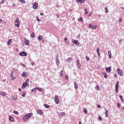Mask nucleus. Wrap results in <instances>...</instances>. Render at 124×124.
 <instances>
[{
	"label": "nucleus",
	"mask_w": 124,
	"mask_h": 124,
	"mask_svg": "<svg viewBox=\"0 0 124 124\" xmlns=\"http://www.w3.org/2000/svg\"><path fill=\"white\" fill-rule=\"evenodd\" d=\"M22 97H25L26 96V92L24 91L23 92V94L22 95Z\"/></svg>",
	"instance_id": "nucleus-30"
},
{
	"label": "nucleus",
	"mask_w": 124,
	"mask_h": 124,
	"mask_svg": "<svg viewBox=\"0 0 124 124\" xmlns=\"http://www.w3.org/2000/svg\"><path fill=\"white\" fill-rule=\"evenodd\" d=\"M96 26H93L92 27V29H93V30H95V29H96Z\"/></svg>",
	"instance_id": "nucleus-39"
},
{
	"label": "nucleus",
	"mask_w": 124,
	"mask_h": 124,
	"mask_svg": "<svg viewBox=\"0 0 124 124\" xmlns=\"http://www.w3.org/2000/svg\"><path fill=\"white\" fill-rule=\"evenodd\" d=\"M11 41H12V39H9L7 42V45H10V43H11Z\"/></svg>",
	"instance_id": "nucleus-29"
},
{
	"label": "nucleus",
	"mask_w": 124,
	"mask_h": 124,
	"mask_svg": "<svg viewBox=\"0 0 124 124\" xmlns=\"http://www.w3.org/2000/svg\"><path fill=\"white\" fill-rule=\"evenodd\" d=\"M92 27H93V26L92 25V24H90L89 25V28H92Z\"/></svg>",
	"instance_id": "nucleus-54"
},
{
	"label": "nucleus",
	"mask_w": 124,
	"mask_h": 124,
	"mask_svg": "<svg viewBox=\"0 0 124 124\" xmlns=\"http://www.w3.org/2000/svg\"><path fill=\"white\" fill-rule=\"evenodd\" d=\"M37 112L38 114H39V115H43V111H42L41 110H38L37 111Z\"/></svg>",
	"instance_id": "nucleus-12"
},
{
	"label": "nucleus",
	"mask_w": 124,
	"mask_h": 124,
	"mask_svg": "<svg viewBox=\"0 0 124 124\" xmlns=\"http://www.w3.org/2000/svg\"><path fill=\"white\" fill-rule=\"evenodd\" d=\"M31 65H34V63L33 62L31 63Z\"/></svg>",
	"instance_id": "nucleus-60"
},
{
	"label": "nucleus",
	"mask_w": 124,
	"mask_h": 124,
	"mask_svg": "<svg viewBox=\"0 0 124 124\" xmlns=\"http://www.w3.org/2000/svg\"><path fill=\"white\" fill-rule=\"evenodd\" d=\"M105 10L106 13H108V8H107V7H105Z\"/></svg>",
	"instance_id": "nucleus-32"
},
{
	"label": "nucleus",
	"mask_w": 124,
	"mask_h": 124,
	"mask_svg": "<svg viewBox=\"0 0 124 124\" xmlns=\"http://www.w3.org/2000/svg\"><path fill=\"white\" fill-rule=\"evenodd\" d=\"M123 21V18H122V17H120L119 20V22L121 23V22H122Z\"/></svg>",
	"instance_id": "nucleus-49"
},
{
	"label": "nucleus",
	"mask_w": 124,
	"mask_h": 124,
	"mask_svg": "<svg viewBox=\"0 0 124 124\" xmlns=\"http://www.w3.org/2000/svg\"><path fill=\"white\" fill-rule=\"evenodd\" d=\"M56 16H57V18H60V16L58 14H56Z\"/></svg>",
	"instance_id": "nucleus-55"
},
{
	"label": "nucleus",
	"mask_w": 124,
	"mask_h": 124,
	"mask_svg": "<svg viewBox=\"0 0 124 124\" xmlns=\"http://www.w3.org/2000/svg\"><path fill=\"white\" fill-rule=\"evenodd\" d=\"M72 42H73V43L74 44H75V45H76L77 46H78V45H79V43L78 42V41L76 40L75 39H72Z\"/></svg>",
	"instance_id": "nucleus-8"
},
{
	"label": "nucleus",
	"mask_w": 124,
	"mask_h": 124,
	"mask_svg": "<svg viewBox=\"0 0 124 124\" xmlns=\"http://www.w3.org/2000/svg\"><path fill=\"white\" fill-rule=\"evenodd\" d=\"M34 32H33L32 34H31V37H32V38H33V37H34Z\"/></svg>",
	"instance_id": "nucleus-33"
},
{
	"label": "nucleus",
	"mask_w": 124,
	"mask_h": 124,
	"mask_svg": "<svg viewBox=\"0 0 124 124\" xmlns=\"http://www.w3.org/2000/svg\"><path fill=\"white\" fill-rule=\"evenodd\" d=\"M84 11H85V14H88V11H87V9H84Z\"/></svg>",
	"instance_id": "nucleus-52"
},
{
	"label": "nucleus",
	"mask_w": 124,
	"mask_h": 124,
	"mask_svg": "<svg viewBox=\"0 0 124 124\" xmlns=\"http://www.w3.org/2000/svg\"><path fill=\"white\" fill-rule=\"evenodd\" d=\"M95 89H96L97 91H99V86H96Z\"/></svg>",
	"instance_id": "nucleus-46"
},
{
	"label": "nucleus",
	"mask_w": 124,
	"mask_h": 124,
	"mask_svg": "<svg viewBox=\"0 0 124 124\" xmlns=\"http://www.w3.org/2000/svg\"><path fill=\"white\" fill-rule=\"evenodd\" d=\"M29 82H30V79L28 78L25 81V82L22 84V85L21 87L22 89H25V88H26V86H28V87H29Z\"/></svg>",
	"instance_id": "nucleus-2"
},
{
	"label": "nucleus",
	"mask_w": 124,
	"mask_h": 124,
	"mask_svg": "<svg viewBox=\"0 0 124 124\" xmlns=\"http://www.w3.org/2000/svg\"><path fill=\"white\" fill-rule=\"evenodd\" d=\"M118 89L119 88H115V93H118V92H119L118 91Z\"/></svg>",
	"instance_id": "nucleus-50"
},
{
	"label": "nucleus",
	"mask_w": 124,
	"mask_h": 124,
	"mask_svg": "<svg viewBox=\"0 0 124 124\" xmlns=\"http://www.w3.org/2000/svg\"><path fill=\"white\" fill-rule=\"evenodd\" d=\"M117 71H118V74H119V75H120V76H123V71H122V70H121L120 69H117Z\"/></svg>",
	"instance_id": "nucleus-10"
},
{
	"label": "nucleus",
	"mask_w": 124,
	"mask_h": 124,
	"mask_svg": "<svg viewBox=\"0 0 124 124\" xmlns=\"http://www.w3.org/2000/svg\"><path fill=\"white\" fill-rule=\"evenodd\" d=\"M101 107V106L100 105H97V108H100Z\"/></svg>",
	"instance_id": "nucleus-57"
},
{
	"label": "nucleus",
	"mask_w": 124,
	"mask_h": 124,
	"mask_svg": "<svg viewBox=\"0 0 124 124\" xmlns=\"http://www.w3.org/2000/svg\"><path fill=\"white\" fill-rule=\"evenodd\" d=\"M44 107H45V108H50V106L45 104H44Z\"/></svg>",
	"instance_id": "nucleus-26"
},
{
	"label": "nucleus",
	"mask_w": 124,
	"mask_h": 124,
	"mask_svg": "<svg viewBox=\"0 0 124 124\" xmlns=\"http://www.w3.org/2000/svg\"><path fill=\"white\" fill-rule=\"evenodd\" d=\"M57 65H59L60 60H59V54H57L55 58Z\"/></svg>",
	"instance_id": "nucleus-7"
},
{
	"label": "nucleus",
	"mask_w": 124,
	"mask_h": 124,
	"mask_svg": "<svg viewBox=\"0 0 124 124\" xmlns=\"http://www.w3.org/2000/svg\"><path fill=\"white\" fill-rule=\"evenodd\" d=\"M102 74L104 75V78H105V79H107V78L108 77L107 74H106V73H102Z\"/></svg>",
	"instance_id": "nucleus-21"
},
{
	"label": "nucleus",
	"mask_w": 124,
	"mask_h": 124,
	"mask_svg": "<svg viewBox=\"0 0 124 124\" xmlns=\"http://www.w3.org/2000/svg\"><path fill=\"white\" fill-rule=\"evenodd\" d=\"M61 115V116H65V113H64V112H62Z\"/></svg>",
	"instance_id": "nucleus-43"
},
{
	"label": "nucleus",
	"mask_w": 124,
	"mask_h": 124,
	"mask_svg": "<svg viewBox=\"0 0 124 124\" xmlns=\"http://www.w3.org/2000/svg\"><path fill=\"white\" fill-rule=\"evenodd\" d=\"M32 115H33V114L31 113H28V114L24 115L22 117V119H23V121H24V123H26V122H27V121H28L29 119H30V118H31V116Z\"/></svg>",
	"instance_id": "nucleus-1"
},
{
	"label": "nucleus",
	"mask_w": 124,
	"mask_h": 124,
	"mask_svg": "<svg viewBox=\"0 0 124 124\" xmlns=\"http://www.w3.org/2000/svg\"><path fill=\"white\" fill-rule=\"evenodd\" d=\"M32 7L33 8V9H36L37 8V7H38V3L36 2H34L32 4Z\"/></svg>",
	"instance_id": "nucleus-6"
},
{
	"label": "nucleus",
	"mask_w": 124,
	"mask_h": 124,
	"mask_svg": "<svg viewBox=\"0 0 124 124\" xmlns=\"http://www.w3.org/2000/svg\"><path fill=\"white\" fill-rule=\"evenodd\" d=\"M6 81V79H4L2 80V82H5Z\"/></svg>",
	"instance_id": "nucleus-61"
},
{
	"label": "nucleus",
	"mask_w": 124,
	"mask_h": 124,
	"mask_svg": "<svg viewBox=\"0 0 124 124\" xmlns=\"http://www.w3.org/2000/svg\"><path fill=\"white\" fill-rule=\"evenodd\" d=\"M72 60L73 59L71 58H69L66 60V62H70V61H72Z\"/></svg>",
	"instance_id": "nucleus-28"
},
{
	"label": "nucleus",
	"mask_w": 124,
	"mask_h": 124,
	"mask_svg": "<svg viewBox=\"0 0 124 124\" xmlns=\"http://www.w3.org/2000/svg\"><path fill=\"white\" fill-rule=\"evenodd\" d=\"M20 2H21L22 3H26V1H25L24 0H20Z\"/></svg>",
	"instance_id": "nucleus-45"
},
{
	"label": "nucleus",
	"mask_w": 124,
	"mask_h": 124,
	"mask_svg": "<svg viewBox=\"0 0 124 124\" xmlns=\"http://www.w3.org/2000/svg\"><path fill=\"white\" fill-rule=\"evenodd\" d=\"M13 113H14V114H15L16 115H19V112H18V111H17L14 110L13 111Z\"/></svg>",
	"instance_id": "nucleus-31"
},
{
	"label": "nucleus",
	"mask_w": 124,
	"mask_h": 124,
	"mask_svg": "<svg viewBox=\"0 0 124 124\" xmlns=\"http://www.w3.org/2000/svg\"><path fill=\"white\" fill-rule=\"evenodd\" d=\"M106 117H108L109 114L108 113V110H106V113H105Z\"/></svg>",
	"instance_id": "nucleus-24"
},
{
	"label": "nucleus",
	"mask_w": 124,
	"mask_h": 124,
	"mask_svg": "<svg viewBox=\"0 0 124 124\" xmlns=\"http://www.w3.org/2000/svg\"><path fill=\"white\" fill-rule=\"evenodd\" d=\"M119 84H120V82L117 81L115 85V89H119Z\"/></svg>",
	"instance_id": "nucleus-19"
},
{
	"label": "nucleus",
	"mask_w": 124,
	"mask_h": 124,
	"mask_svg": "<svg viewBox=\"0 0 124 124\" xmlns=\"http://www.w3.org/2000/svg\"><path fill=\"white\" fill-rule=\"evenodd\" d=\"M80 3H85V0H80Z\"/></svg>",
	"instance_id": "nucleus-48"
},
{
	"label": "nucleus",
	"mask_w": 124,
	"mask_h": 124,
	"mask_svg": "<svg viewBox=\"0 0 124 124\" xmlns=\"http://www.w3.org/2000/svg\"><path fill=\"white\" fill-rule=\"evenodd\" d=\"M77 2H80L81 0H76Z\"/></svg>",
	"instance_id": "nucleus-56"
},
{
	"label": "nucleus",
	"mask_w": 124,
	"mask_h": 124,
	"mask_svg": "<svg viewBox=\"0 0 124 124\" xmlns=\"http://www.w3.org/2000/svg\"><path fill=\"white\" fill-rule=\"evenodd\" d=\"M117 106L118 108H120V107H121V104L118 103Z\"/></svg>",
	"instance_id": "nucleus-44"
},
{
	"label": "nucleus",
	"mask_w": 124,
	"mask_h": 124,
	"mask_svg": "<svg viewBox=\"0 0 124 124\" xmlns=\"http://www.w3.org/2000/svg\"><path fill=\"white\" fill-rule=\"evenodd\" d=\"M92 14H93V12L89 13L88 15V17H91V16H92Z\"/></svg>",
	"instance_id": "nucleus-51"
},
{
	"label": "nucleus",
	"mask_w": 124,
	"mask_h": 124,
	"mask_svg": "<svg viewBox=\"0 0 124 124\" xmlns=\"http://www.w3.org/2000/svg\"><path fill=\"white\" fill-rule=\"evenodd\" d=\"M121 42H122V40H119V43H121Z\"/></svg>",
	"instance_id": "nucleus-64"
},
{
	"label": "nucleus",
	"mask_w": 124,
	"mask_h": 124,
	"mask_svg": "<svg viewBox=\"0 0 124 124\" xmlns=\"http://www.w3.org/2000/svg\"><path fill=\"white\" fill-rule=\"evenodd\" d=\"M0 95H2V96H5L6 95V94H5V92H0Z\"/></svg>",
	"instance_id": "nucleus-18"
},
{
	"label": "nucleus",
	"mask_w": 124,
	"mask_h": 124,
	"mask_svg": "<svg viewBox=\"0 0 124 124\" xmlns=\"http://www.w3.org/2000/svg\"><path fill=\"white\" fill-rule=\"evenodd\" d=\"M79 124H82V122L80 121V122H79Z\"/></svg>",
	"instance_id": "nucleus-63"
},
{
	"label": "nucleus",
	"mask_w": 124,
	"mask_h": 124,
	"mask_svg": "<svg viewBox=\"0 0 124 124\" xmlns=\"http://www.w3.org/2000/svg\"><path fill=\"white\" fill-rule=\"evenodd\" d=\"M120 98L121 101H122V102H123V101H124V99L123 98V96H122V95H120Z\"/></svg>",
	"instance_id": "nucleus-34"
},
{
	"label": "nucleus",
	"mask_w": 124,
	"mask_h": 124,
	"mask_svg": "<svg viewBox=\"0 0 124 124\" xmlns=\"http://www.w3.org/2000/svg\"><path fill=\"white\" fill-rule=\"evenodd\" d=\"M25 45H29L30 44V42H29V40L25 39Z\"/></svg>",
	"instance_id": "nucleus-15"
},
{
	"label": "nucleus",
	"mask_w": 124,
	"mask_h": 124,
	"mask_svg": "<svg viewBox=\"0 0 124 124\" xmlns=\"http://www.w3.org/2000/svg\"><path fill=\"white\" fill-rule=\"evenodd\" d=\"M83 112L84 113V114L88 113V110L86 109V108H83Z\"/></svg>",
	"instance_id": "nucleus-25"
},
{
	"label": "nucleus",
	"mask_w": 124,
	"mask_h": 124,
	"mask_svg": "<svg viewBox=\"0 0 124 124\" xmlns=\"http://www.w3.org/2000/svg\"><path fill=\"white\" fill-rule=\"evenodd\" d=\"M98 120H99V121H102V118L100 116H99L98 117Z\"/></svg>",
	"instance_id": "nucleus-36"
},
{
	"label": "nucleus",
	"mask_w": 124,
	"mask_h": 124,
	"mask_svg": "<svg viewBox=\"0 0 124 124\" xmlns=\"http://www.w3.org/2000/svg\"><path fill=\"white\" fill-rule=\"evenodd\" d=\"M35 91H36V87L33 88V89L31 90V93H33L34 92H35Z\"/></svg>",
	"instance_id": "nucleus-35"
},
{
	"label": "nucleus",
	"mask_w": 124,
	"mask_h": 124,
	"mask_svg": "<svg viewBox=\"0 0 124 124\" xmlns=\"http://www.w3.org/2000/svg\"><path fill=\"white\" fill-rule=\"evenodd\" d=\"M74 87H75V89H76V90H77V89H78V84H77V82H75Z\"/></svg>",
	"instance_id": "nucleus-16"
},
{
	"label": "nucleus",
	"mask_w": 124,
	"mask_h": 124,
	"mask_svg": "<svg viewBox=\"0 0 124 124\" xmlns=\"http://www.w3.org/2000/svg\"><path fill=\"white\" fill-rule=\"evenodd\" d=\"M4 2H5V0H2L1 2L0 3V4H3Z\"/></svg>",
	"instance_id": "nucleus-38"
},
{
	"label": "nucleus",
	"mask_w": 124,
	"mask_h": 124,
	"mask_svg": "<svg viewBox=\"0 0 124 124\" xmlns=\"http://www.w3.org/2000/svg\"><path fill=\"white\" fill-rule=\"evenodd\" d=\"M15 23H17V24H15V27H17V28H19V27H20V20L19 19V17H17L16 18Z\"/></svg>",
	"instance_id": "nucleus-3"
},
{
	"label": "nucleus",
	"mask_w": 124,
	"mask_h": 124,
	"mask_svg": "<svg viewBox=\"0 0 124 124\" xmlns=\"http://www.w3.org/2000/svg\"><path fill=\"white\" fill-rule=\"evenodd\" d=\"M14 118L12 116H10L9 117V121H10V122H14Z\"/></svg>",
	"instance_id": "nucleus-17"
},
{
	"label": "nucleus",
	"mask_w": 124,
	"mask_h": 124,
	"mask_svg": "<svg viewBox=\"0 0 124 124\" xmlns=\"http://www.w3.org/2000/svg\"><path fill=\"white\" fill-rule=\"evenodd\" d=\"M16 99H17L16 97H15L13 96H12V99L13 100H16Z\"/></svg>",
	"instance_id": "nucleus-37"
},
{
	"label": "nucleus",
	"mask_w": 124,
	"mask_h": 124,
	"mask_svg": "<svg viewBox=\"0 0 124 124\" xmlns=\"http://www.w3.org/2000/svg\"><path fill=\"white\" fill-rule=\"evenodd\" d=\"M22 66H24V67H27V65H26V64H23V63H21Z\"/></svg>",
	"instance_id": "nucleus-53"
},
{
	"label": "nucleus",
	"mask_w": 124,
	"mask_h": 124,
	"mask_svg": "<svg viewBox=\"0 0 124 124\" xmlns=\"http://www.w3.org/2000/svg\"><path fill=\"white\" fill-rule=\"evenodd\" d=\"M77 65H78V68H80L81 64H80V61H79V59L77 60Z\"/></svg>",
	"instance_id": "nucleus-11"
},
{
	"label": "nucleus",
	"mask_w": 124,
	"mask_h": 124,
	"mask_svg": "<svg viewBox=\"0 0 124 124\" xmlns=\"http://www.w3.org/2000/svg\"><path fill=\"white\" fill-rule=\"evenodd\" d=\"M19 55L21 57H27V56H28V53H27L26 51H22L19 53Z\"/></svg>",
	"instance_id": "nucleus-4"
},
{
	"label": "nucleus",
	"mask_w": 124,
	"mask_h": 124,
	"mask_svg": "<svg viewBox=\"0 0 124 124\" xmlns=\"http://www.w3.org/2000/svg\"><path fill=\"white\" fill-rule=\"evenodd\" d=\"M10 77L12 78V80H15V79H16V78L13 76V72H12L10 75Z\"/></svg>",
	"instance_id": "nucleus-14"
},
{
	"label": "nucleus",
	"mask_w": 124,
	"mask_h": 124,
	"mask_svg": "<svg viewBox=\"0 0 124 124\" xmlns=\"http://www.w3.org/2000/svg\"><path fill=\"white\" fill-rule=\"evenodd\" d=\"M105 69L107 71V72H108V73H110L111 72V67H106Z\"/></svg>",
	"instance_id": "nucleus-9"
},
{
	"label": "nucleus",
	"mask_w": 124,
	"mask_h": 124,
	"mask_svg": "<svg viewBox=\"0 0 124 124\" xmlns=\"http://www.w3.org/2000/svg\"><path fill=\"white\" fill-rule=\"evenodd\" d=\"M36 18L37 21H38V22H39V21H41V19H40L38 18V16H36Z\"/></svg>",
	"instance_id": "nucleus-42"
},
{
	"label": "nucleus",
	"mask_w": 124,
	"mask_h": 124,
	"mask_svg": "<svg viewBox=\"0 0 124 124\" xmlns=\"http://www.w3.org/2000/svg\"><path fill=\"white\" fill-rule=\"evenodd\" d=\"M65 78L66 80H68V79H69L68 76L67 75H66L65 76Z\"/></svg>",
	"instance_id": "nucleus-40"
},
{
	"label": "nucleus",
	"mask_w": 124,
	"mask_h": 124,
	"mask_svg": "<svg viewBox=\"0 0 124 124\" xmlns=\"http://www.w3.org/2000/svg\"><path fill=\"white\" fill-rule=\"evenodd\" d=\"M62 70H61V76H62Z\"/></svg>",
	"instance_id": "nucleus-58"
},
{
	"label": "nucleus",
	"mask_w": 124,
	"mask_h": 124,
	"mask_svg": "<svg viewBox=\"0 0 124 124\" xmlns=\"http://www.w3.org/2000/svg\"><path fill=\"white\" fill-rule=\"evenodd\" d=\"M96 52H97L98 57H100V53H99V48H97Z\"/></svg>",
	"instance_id": "nucleus-23"
},
{
	"label": "nucleus",
	"mask_w": 124,
	"mask_h": 124,
	"mask_svg": "<svg viewBox=\"0 0 124 124\" xmlns=\"http://www.w3.org/2000/svg\"><path fill=\"white\" fill-rule=\"evenodd\" d=\"M86 61H87V62H89V61H90V58H89L88 56L86 57Z\"/></svg>",
	"instance_id": "nucleus-47"
},
{
	"label": "nucleus",
	"mask_w": 124,
	"mask_h": 124,
	"mask_svg": "<svg viewBox=\"0 0 124 124\" xmlns=\"http://www.w3.org/2000/svg\"><path fill=\"white\" fill-rule=\"evenodd\" d=\"M26 74H27V72H23L22 74V77H26Z\"/></svg>",
	"instance_id": "nucleus-22"
},
{
	"label": "nucleus",
	"mask_w": 124,
	"mask_h": 124,
	"mask_svg": "<svg viewBox=\"0 0 124 124\" xmlns=\"http://www.w3.org/2000/svg\"><path fill=\"white\" fill-rule=\"evenodd\" d=\"M43 39V36L42 35H39L38 37V40L39 41H40V40H42Z\"/></svg>",
	"instance_id": "nucleus-13"
},
{
	"label": "nucleus",
	"mask_w": 124,
	"mask_h": 124,
	"mask_svg": "<svg viewBox=\"0 0 124 124\" xmlns=\"http://www.w3.org/2000/svg\"><path fill=\"white\" fill-rule=\"evenodd\" d=\"M78 21H80V22H83V18L82 17H80L78 19Z\"/></svg>",
	"instance_id": "nucleus-41"
},
{
	"label": "nucleus",
	"mask_w": 124,
	"mask_h": 124,
	"mask_svg": "<svg viewBox=\"0 0 124 124\" xmlns=\"http://www.w3.org/2000/svg\"><path fill=\"white\" fill-rule=\"evenodd\" d=\"M40 15H41V16H43V14L42 13H40Z\"/></svg>",
	"instance_id": "nucleus-62"
},
{
	"label": "nucleus",
	"mask_w": 124,
	"mask_h": 124,
	"mask_svg": "<svg viewBox=\"0 0 124 124\" xmlns=\"http://www.w3.org/2000/svg\"><path fill=\"white\" fill-rule=\"evenodd\" d=\"M54 101L56 104H59V103H60V99H59V96H55Z\"/></svg>",
	"instance_id": "nucleus-5"
},
{
	"label": "nucleus",
	"mask_w": 124,
	"mask_h": 124,
	"mask_svg": "<svg viewBox=\"0 0 124 124\" xmlns=\"http://www.w3.org/2000/svg\"><path fill=\"white\" fill-rule=\"evenodd\" d=\"M108 55L109 59H111L112 58V54H111V51H108Z\"/></svg>",
	"instance_id": "nucleus-20"
},
{
	"label": "nucleus",
	"mask_w": 124,
	"mask_h": 124,
	"mask_svg": "<svg viewBox=\"0 0 124 124\" xmlns=\"http://www.w3.org/2000/svg\"><path fill=\"white\" fill-rule=\"evenodd\" d=\"M67 40V38H64V41L65 42H66V41Z\"/></svg>",
	"instance_id": "nucleus-59"
},
{
	"label": "nucleus",
	"mask_w": 124,
	"mask_h": 124,
	"mask_svg": "<svg viewBox=\"0 0 124 124\" xmlns=\"http://www.w3.org/2000/svg\"><path fill=\"white\" fill-rule=\"evenodd\" d=\"M36 90H38L39 92H42V88H39V87H36Z\"/></svg>",
	"instance_id": "nucleus-27"
}]
</instances>
